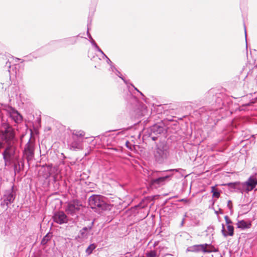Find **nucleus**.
<instances>
[{
    "label": "nucleus",
    "mask_w": 257,
    "mask_h": 257,
    "mask_svg": "<svg viewBox=\"0 0 257 257\" xmlns=\"http://www.w3.org/2000/svg\"><path fill=\"white\" fill-rule=\"evenodd\" d=\"M54 220L59 224H63L67 222V217L63 211H59L54 215Z\"/></svg>",
    "instance_id": "423d86ee"
},
{
    "label": "nucleus",
    "mask_w": 257,
    "mask_h": 257,
    "mask_svg": "<svg viewBox=\"0 0 257 257\" xmlns=\"http://www.w3.org/2000/svg\"><path fill=\"white\" fill-rule=\"evenodd\" d=\"M222 227L221 231H222V234L224 236H226L228 235L229 236H233V235L234 234V227L232 225H228L227 226V231H228L227 233L225 230L224 225L223 224H222Z\"/></svg>",
    "instance_id": "9d476101"
},
{
    "label": "nucleus",
    "mask_w": 257,
    "mask_h": 257,
    "mask_svg": "<svg viewBox=\"0 0 257 257\" xmlns=\"http://www.w3.org/2000/svg\"><path fill=\"white\" fill-rule=\"evenodd\" d=\"M164 154V149L163 148H158L157 149L156 153L155 154V156L156 157H163V155Z\"/></svg>",
    "instance_id": "f3484780"
},
{
    "label": "nucleus",
    "mask_w": 257,
    "mask_h": 257,
    "mask_svg": "<svg viewBox=\"0 0 257 257\" xmlns=\"http://www.w3.org/2000/svg\"><path fill=\"white\" fill-rule=\"evenodd\" d=\"M237 226L238 228L241 229H245V228H249L251 226L250 223H247L244 220H241L238 221L237 223Z\"/></svg>",
    "instance_id": "ddd939ff"
},
{
    "label": "nucleus",
    "mask_w": 257,
    "mask_h": 257,
    "mask_svg": "<svg viewBox=\"0 0 257 257\" xmlns=\"http://www.w3.org/2000/svg\"><path fill=\"white\" fill-rule=\"evenodd\" d=\"M51 235L49 233L47 234L42 239L41 243L42 244H45L47 242L51 239Z\"/></svg>",
    "instance_id": "412c9836"
},
{
    "label": "nucleus",
    "mask_w": 257,
    "mask_h": 257,
    "mask_svg": "<svg viewBox=\"0 0 257 257\" xmlns=\"http://www.w3.org/2000/svg\"><path fill=\"white\" fill-rule=\"evenodd\" d=\"M244 185L246 186L245 189L246 191H250L254 188L257 185V179L253 177H250L247 181L244 183Z\"/></svg>",
    "instance_id": "0eeeda50"
},
{
    "label": "nucleus",
    "mask_w": 257,
    "mask_h": 257,
    "mask_svg": "<svg viewBox=\"0 0 257 257\" xmlns=\"http://www.w3.org/2000/svg\"><path fill=\"white\" fill-rule=\"evenodd\" d=\"M211 192L212 193L213 197L218 198L220 197V191L215 186L211 187Z\"/></svg>",
    "instance_id": "2eb2a0df"
},
{
    "label": "nucleus",
    "mask_w": 257,
    "mask_h": 257,
    "mask_svg": "<svg viewBox=\"0 0 257 257\" xmlns=\"http://www.w3.org/2000/svg\"><path fill=\"white\" fill-rule=\"evenodd\" d=\"M224 219L226 222V223L227 224V225H230V224H231L232 221L229 219L228 216H225Z\"/></svg>",
    "instance_id": "4be33fe9"
},
{
    "label": "nucleus",
    "mask_w": 257,
    "mask_h": 257,
    "mask_svg": "<svg viewBox=\"0 0 257 257\" xmlns=\"http://www.w3.org/2000/svg\"><path fill=\"white\" fill-rule=\"evenodd\" d=\"M88 228L87 227H84L80 231V235H78L79 238H86L87 237Z\"/></svg>",
    "instance_id": "dca6fc26"
},
{
    "label": "nucleus",
    "mask_w": 257,
    "mask_h": 257,
    "mask_svg": "<svg viewBox=\"0 0 257 257\" xmlns=\"http://www.w3.org/2000/svg\"><path fill=\"white\" fill-rule=\"evenodd\" d=\"M143 257H158L157 252L155 250H151L150 252H147L145 254V256Z\"/></svg>",
    "instance_id": "aec40b11"
},
{
    "label": "nucleus",
    "mask_w": 257,
    "mask_h": 257,
    "mask_svg": "<svg viewBox=\"0 0 257 257\" xmlns=\"http://www.w3.org/2000/svg\"><path fill=\"white\" fill-rule=\"evenodd\" d=\"M96 59L98 61L99 63L101 62V59H99L98 58H96Z\"/></svg>",
    "instance_id": "5701e85b"
},
{
    "label": "nucleus",
    "mask_w": 257,
    "mask_h": 257,
    "mask_svg": "<svg viewBox=\"0 0 257 257\" xmlns=\"http://www.w3.org/2000/svg\"><path fill=\"white\" fill-rule=\"evenodd\" d=\"M14 200V197L13 195L10 192L7 193L4 196V202L7 206H8L9 204L12 203Z\"/></svg>",
    "instance_id": "f8f14e48"
},
{
    "label": "nucleus",
    "mask_w": 257,
    "mask_h": 257,
    "mask_svg": "<svg viewBox=\"0 0 257 257\" xmlns=\"http://www.w3.org/2000/svg\"><path fill=\"white\" fill-rule=\"evenodd\" d=\"M96 245L93 243L90 244L86 249V252L88 254H90L92 252V251L96 248Z\"/></svg>",
    "instance_id": "a211bd4d"
},
{
    "label": "nucleus",
    "mask_w": 257,
    "mask_h": 257,
    "mask_svg": "<svg viewBox=\"0 0 257 257\" xmlns=\"http://www.w3.org/2000/svg\"><path fill=\"white\" fill-rule=\"evenodd\" d=\"M198 251H202L203 252H210L212 251V246L208 244H199L194 246Z\"/></svg>",
    "instance_id": "1a4fd4ad"
},
{
    "label": "nucleus",
    "mask_w": 257,
    "mask_h": 257,
    "mask_svg": "<svg viewBox=\"0 0 257 257\" xmlns=\"http://www.w3.org/2000/svg\"><path fill=\"white\" fill-rule=\"evenodd\" d=\"M88 204L92 208H99L102 210L110 209V205L106 203L104 197L99 195H93L88 199Z\"/></svg>",
    "instance_id": "f03ea898"
},
{
    "label": "nucleus",
    "mask_w": 257,
    "mask_h": 257,
    "mask_svg": "<svg viewBox=\"0 0 257 257\" xmlns=\"http://www.w3.org/2000/svg\"><path fill=\"white\" fill-rule=\"evenodd\" d=\"M12 164H14V171L15 173H18L20 171V164L19 162L18 161H14V163H12Z\"/></svg>",
    "instance_id": "6ab92c4d"
},
{
    "label": "nucleus",
    "mask_w": 257,
    "mask_h": 257,
    "mask_svg": "<svg viewBox=\"0 0 257 257\" xmlns=\"http://www.w3.org/2000/svg\"><path fill=\"white\" fill-rule=\"evenodd\" d=\"M83 207L81 201L78 200H73L68 203L65 208V211L67 214L73 215Z\"/></svg>",
    "instance_id": "7ed1b4c3"
},
{
    "label": "nucleus",
    "mask_w": 257,
    "mask_h": 257,
    "mask_svg": "<svg viewBox=\"0 0 257 257\" xmlns=\"http://www.w3.org/2000/svg\"><path fill=\"white\" fill-rule=\"evenodd\" d=\"M10 115L16 122L19 123L22 121V116L17 111H13Z\"/></svg>",
    "instance_id": "9b49d317"
},
{
    "label": "nucleus",
    "mask_w": 257,
    "mask_h": 257,
    "mask_svg": "<svg viewBox=\"0 0 257 257\" xmlns=\"http://www.w3.org/2000/svg\"><path fill=\"white\" fill-rule=\"evenodd\" d=\"M1 133L3 136L4 140L5 141L7 145H8V144H12L11 141L13 140L15 136L13 128L10 126L7 125L5 130L2 131Z\"/></svg>",
    "instance_id": "39448f33"
},
{
    "label": "nucleus",
    "mask_w": 257,
    "mask_h": 257,
    "mask_svg": "<svg viewBox=\"0 0 257 257\" xmlns=\"http://www.w3.org/2000/svg\"><path fill=\"white\" fill-rule=\"evenodd\" d=\"M24 155L28 162L32 160L34 157V144L30 140L26 145Z\"/></svg>",
    "instance_id": "20e7f679"
},
{
    "label": "nucleus",
    "mask_w": 257,
    "mask_h": 257,
    "mask_svg": "<svg viewBox=\"0 0 257 257\" xmlns=\"http://www.w3.org/2000/svg\"><path fill=\"white\" fill-rule=\"evenodd\" d=\"M169 177V176L160 177L157 179H152L150 181V185L151 186H155V187H159L165 184L166 180Z\"/></svg>",
    "instance_id": "6e6552de"
},
{
    "label": "nucleus",
    "mask_w": 257,
    "mask_h": 257,
    "mask_svg": "<svg viewBox=\"0 0 257 257\" xmlns=\"http://www.w3.org/2000/svg\"><path fill=\"white\" fill-rule=\"evenodd\" d=\"M237 184V183H234V184H233V183H229V184H228V186H231V185H233V184Z\"/></svg>",
    "instance_id": "b1692460"
},
{
    "label": "nucleus",
    "mask_w": 257,
    "mask_h": 257,
    "mask_svg": "<svg viewBox=\"0 0 257 257\" xmlns=\"http://www.w3.org/2000/svg\"><path fill=\"white\" fill-rule=\"evenodd\" d=\"M3 156L5 162V165H9L18 160V156L16 153V148L12 144H8Z\"/></svg>",
    "instance_id": "f257e3e1"
},
{
    "label": "nucleus",
    "mask_w": 257,
    "mask_h": 257,
    "mask_svg": "<svg viewBox=\"0 0 257 257\" xmlns=\"http://www.w3.org/2000/svg\"><path fill=\"white\" fill-rule=\"evenodd\" d=\"M72 135L73 136L77 138H83L84 137L85 133L81 130H80V131L74 130L73 132Z\"/></svg>",
    "instance_id": "4468645a"
},
{
    "label": "nucleus",
    "mask_w": 257,
    "mask_h": 257,
    "mask_svg": "<svg viewBox=\"0 0 257 257\" xmlns=\"http://www.w3.org/2000/svg\"><path fill=\"white\" fill-rule=\"evenodd\" d=\"M257 190V189L255 190Z\"/></svg>",
    "instance_id": "393cba45"
}]
</instances>
